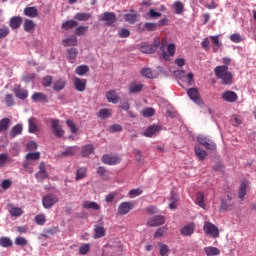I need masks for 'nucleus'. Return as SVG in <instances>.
<instances>
[{
    "mask_svg": "<svg viewBox=\"0 0 256 256\" xmlns=\"http://www.w3.org/2000/svg\"><path fill=\"white\" fill-rule=\"evenodd\" d=\"M143 193V190L141 188L132 189L129 191V197L130 199H135V197H139Z\"/></svg>",
    "mask_w": 256,
    "mask_h": 256,
    "instance_id": "nucleus-58",
    "label": "nucleus"
},
{
    "mask_svg": "<svg viewBox=\"0 0 256 256\" xmlns=\"http://www.w3.org/2000/svg\"><path fill=\"white\" fill-rule=\"evenodd\" d=\"M107 235V231L105 230V222L103 220H99L96 225H94V235L93 239H101Z\"/></svg>",
    "mask_w": 256,
    "mask_h": 256,
    "instance_id": "nucleus-4",
    "label": "nucleus"
},
{
    "mask_svg": "<svg viewBox=\"0 0 256 256\" xmlns=\"http://www.w3.org/2000/svg\"><path fill=\"white\" fill-rule=\"evenodd\" d=\"M53 83V77L52 76H45L42 79V85L43 87H51V84Z\"/></svg>",
    "mask_w": 256,
    "mask_h": 256,
    "instance_id": "nucleus-60",
    "label": "nucleus"
},
{
    "mask_svg": "<svg viewBox=\"0 0 256 256\" xmlns=\"http://www.w3.org/2000/svg\"><path fill=\"white\" fill-rule=\"evenodd\" d=\"M250 185L249 180H244L241 182L239 191H238V198L241 201H244L245 195H247V187Z\"/></svg>",
    "mask_w": 256,
    "mask_h": 256,
    "instance_id": "nucleus-19",
    "label": "nucleus"
},
{
    "mask_svg": "<svg viewBox=\"0 0 256 256\" xmlns=\"http://www.w3.org/2000/svg\"><path fill=\"white\" fill-rule=\"evenodd\" d=\"M72 83L74 85V89L76 91H79L80 93H83L85 89H87V80L79 77H74L72 79Z\"/></svg>",
    "mask_w": 256,
    "mask_h": 256,
    "instance_id": "nucleus-9",
    "label": "nucleus"
},
{
    "mask_svg": "<svg viewBox=\"0 0 256 256\" xmlns=\"http://www.w3.org/2000/svg\"><path fill=\"white\" fill-rule=\"evenodd\" d=\"M64 47H75L77 45V37L72 36L62 41Z\"/></svg>",
    "mask_w": 256,
    "mask_h": 256,
    "instance_id": "nucleus-39",
    "label": "nucleus"
},
{
    "mask_svg": "<svg viewBox=\"0 0 256 256\" xmlns=\"http://www.w3.org/2000/svg\"><path fill=\"white\" fill-rule=\"evenodd\" d=\"M9 161V155L2 153L0 154V167H4Z\"/></svg>",
    "mask_w": 256,
    "mask_h": 256,
    "instance_id": "nucleus-63",
    "label": "nucleus"
},
{
    "mask_svg": "<svg viewBox=\"0 0 256 256\" xmlns=\"http://www.w3.org/2000/svg\"><path fill=\"white\" fill-rule=\"evenodd\" d=\"M222 99L228 101V103H235L239 97L237 96V93L228 90L222 94Z\"/></svg>",
    "mask_w": 256,
    "mask_h": 256,
    "instance_id": "nucleus-21",
    "label": "nucleus"
},
{
    "mask_svg": "<svg viewBox=\"0 0 256 256\" xmlns=\"http://www.w3.org/2000/svg\"><path fill=\"white\" fill-rule=\"evenodd\" d=\"M203 231L206 235H209L213 239L219 238V227L211 222H205L203 226Z\"/></svg>",
    "mask_w": 256,
    "mask_h": 256,
    "instance_id": "nucleus-3",
    "label": "nucleus"
},
{
    "mask_svg": "<svg viewBox=\"0 0 256 256\" xmlns=\"http://www.w3.org/2000/svg\"><path fill=\"white\" fill-rule=\"evenodd\" d=\"M161 131V126L159 125H151L149 126L145 132H144V137H153V135L159 133Z\"/></svg>",
    "mask_w": 256,
    "mask_h": 256,
    "instance_id": "nucleus-22",
    "label": "nucleus"
},
{
    "mask_svg": "<svg viewBox=\"0 0 256 256\" xmlns=\"http://www.w3.org/2000/svg\"><path fill=\"white\" fill-rule=\"evenodd\" d=\"M152 46L154 47L155 51H157V48L160 47L161 55L164 61H171V57H175L177 47L174 43L167 45V38H163L161 41V38L156 37ZM165 47H167V51H165Z\"/></svg>",
    "mask_w": 256,
    "mask_h": 256,
    "instance_id": "nucleus-1",
    "label": "nucleus"
},
{
    "mask_svg": "<svg viewBox=\"0 0 256 256\" xmlns=\"http://www.w3.org/2000/svg\"><path fill=\"white\" fill-rule=\"evenodd\" d=\"M23 133V125L16 124L10 131V137H17V135H21Z\"/></svg>",
    "mask_w": 256,
    "mask_h": 256,
    "instance_id": "nucleus-36",
    "label": "nucleus"
},
{
    "mask_svg": "<svg viewBox=\"0 0 256 256\" xmlns=\"http://www.w3.org/2000/svg\"><path fill=\"white\" fill-rule=\"evenodd\" d=\"M66 125L67 127H69L70 132L73 133L74 135L79 133V128L77 127L75 122H73V120L71 119L66 120Z\"/></svg>",
    "mask_w": 256,
    "mask_h": 256,
    "instance_id": "nucleus-46",
    "label": "nucleus"
},
{
    "mask_svg": "<svg viewBox=\"0 0 256 256\" xmlns=\"http://www.w3.org/2000/svg\"><path fill=\"white\" fill-rule=\"evenodd\" d=\"M106 99L108 103H113L114 105H117V103H119L121 98L119 97V94H117V91L109 90L106 93Z\"/></svg>",
    "mask_w": 256,
    "mask_h": 256,
    "instance_id": "nucleus-18",
    "label": "nucleus"
},
{
    "mask_svg": "<svg viewBox=\"0 0 256 256\" xmlns=\"http://www.w3.org/2000/svg\"><path fill=\"white\" fill-rule=\"evenodd\" d=\"M35 21L31 19H26L23 24V29L26 33H31V31H35Z\"/></svg>",
    "mask_w": 256,
    "mask_h": 256,
    "instance_id": "nucleus-29",
    "label": "nucleus"
},
{
    "mask_svg": "<svg viewBox=\"0 0 256 256\" xmlns=\"http://www.w3.org/2000/svg\"><path fill=\"white\" fill-rule=\"evenodd\" d=\"M111 115H113V110L109 108H102L97 113V117H99V119H109Z\"/></svg>",
    "mask_w": 256,
    "mask_h": 256,
    "instance_id": "nucleus-30",
    "label": "nucleus"
},
{
    "mask_svg": "<svg viewBox=\"0 0 256 256\" xmlns=\"http://www.w3.org/2000/svg\"><path fill=\"white\" fill-rule=\"evenodd\" d=\"M28 131L29 133H37L39 131V126H37V118L35 117L29 118Z\"/></svg>",
    "mask_w": 256,
    "mask_h": 256,
    "instance_id": "nucleus-27",
    "label": "nucleus"
},
{
    "mask_svg": "<svg viewBox=\"0 0 256 256\" xmlns=\"http://www.w3.org/2000/svg\"><path fill=\"white\" fill-rule=\"evenodd\" d=\"M124 18L127 23L133 25L137 22V13L134 12L133 14H125Z\"/></svg>",
    "mask_w": 256,
    "mask_h": 256,
    "instance_id": "nucleus-49",
    "label": "nucleus"
},
{
    "mask_svg": "<svg viewBox=\"0 0 256 256\" xmlns=\"http://www.w3.org/2000/svg\"><path fill=\"white\" fill-rule=\"evenodd\" d=\"M25 159L27 161H39L41 159V152H30L26 154Z\"/></svg>",
    "mask_w": 256,
    "mask_h": 256,
    "instance_id": "nucleus-38",
    "label": "nucleus"
},
{
    "mask_svg": "<svg viewBox=\"0 0 256 256\" xmlns=\"http://www.w3.org/2000/svg\"><path fill=\"white\" fill-rule=\"evenodd\" d=\"M174 9H175L176 15H181V13H183V10L185 9V5H183V2L181 1H175Z\"/></svg>",
    "mask_w": 256,
    "mask_h": 256,
    "instance_id": "nucleus-48",
    "label": "nucleus"
},
{
    "mask_svg": "<svg viewBox=\"0 0 256 256\" xmlns=\"http://www.w3.org/2000/svg\"><path fill=\"white\" fill-rule=\"evenodd\" d=\"M0 247H13V241L9 237H1L0 238Z\"/></svg>",
    "mask_w": 256,
    "mask_h": 256,
    "instance_id": "nucleus-47",
    "label": "nucleus"
},
{
    "mask_svg": "<svg viewBox=\"0 0 256 256\" xmlns=\"http://www.w3.org/2000/svg\"><path fill=\"white\" fill-rule=\"evenodd\" d=\"M59 119H52L51 120V129L53 130V133L55 137H58V139H61L63 135H65V130L61 127V124H59Z\"/></svg>",
    "mask_w": 256,
    "mask_h": 256,
    "instance_id": "nucleus-8",
    "label": "nucleus"
},
{
    "mask_svg": "<svg viewBox=\"0 0 256 256\" xmlns=\"http://www.w3.org/2000/svg\"><path fill=\"white\" fill-rule=\"evenodd\" d=\"M35 177L39 181H44V179H47V177H49V174L47 173V166L45 165V162L40 163L39 171L35 174Z\"/></svg>",
    "mask_w": 256,
    "mask_h": 256,
    "instance_id": "nucleus-14",
    "label": "nucleus"
},
{
    "mask_svg": "<svg viewBox=\"0 0 256 256\" xmlns=\"http://www.w3.org/2000/svg\"><path fill=\"white\" fill-rule=\"evenodd\" d=\"M90 251H91V244H89V243L84 244V245L80 246V248H79L80 255H87V253H89Z\"/></svg>",
    "mask_w": 256,
    "mask_h": 256,
    "instance_id": "nucleus-56",
    "label": "nucleus"
},
{
    "mask_svg": "<svg viewBox=\"0 0 256 256\" xmlns=\"http://www.w3.org/2000/svg\"><path fill=\"white\" fill-rule=\"evenodd\" d=\"M133 207H135L133 202H122L118 206V213L119 215H127V213L132 211Z\"/></svg>",
    "mask_w": 256,
    "mask_h": 256,
    "instance_id": "nucleus-13",
    "label": "nucleus"
},
{
    "mask_svg": "<svg viewBox=\"0 0 256 256\" xmlns=\"http://www.w3.org/2000/svg\"><path fill=\"white\" fill-rule=\"evenodd\" d=\"M216 79L221 80L222 85H233V73L229 71L227 66H217L214 69Z\"/></svg>",
    "mask_w": 256,
    "mask_h": 256,
    "instance_id": "nucleus-2",
    "label": "nucleus"
},
{
    "mask_svg": "<svg viewBox=\"0 0 256 256\" xmlns=\"http://www.w3.org/2000/svg\"><path fill=\"white\" fill-rule=\"evenodd\" d=\"M145 30L146 31H157V27H159L157 25V23H153V22H146L144 24Z\"/></svg>",
    "mask_w": 256,
    "mask_h": 256,
    "instance_id": "nucleus-59",
    "label": "nucleus"
},
{
    "mask_svg": "<svg viewBox=\"0 0 256 256\" xmlns=\"http://www.w3.org/2000/svg\"><path fill=\"white\" fill-rule=\"evenodd\" d=\"M9 213L12 217H21L23 210L19 207H12L9 209Z\"/></svg>",
    "mask_w": 256,
    "mask_h": 256,
    "instance_id": "nucleus-50",
    "label": "nucleus"
},
{
    "mask_svg": "<svg viewBox=\"0 0 256 256\" xmlns=\"http://www.w3.org/2000/svg\"><path fill=\"white\" fill-rule=\"evenodd\" d=\"M77 151H79L77 146H70L60 153V157H73L77 154Z\"/></svg>",
    "mask_w": 256,
    "mask_h": 256,
    "instance_id": "nucleus-25",
    "label": "nucleus"
},
{
    "mask_svg": "<svg viewBox=\"0 0 256 256\" xmlns=\"http://www.w3.org/2000/svg\"><path fill=\"white\" fill-rule=\"evenodd\" d=\"M9 125H11V120L9 118H3L0 120V133L3 131H7L9 129Z\"/></svg>",
    "mask_w": 256,
    "mask_h": 256,
    "instance_id": "nucleus-44",
    "label": "nucleus"
},
{
    "mask_svg": "<svg viewBox=\"0 0 256 256\" xmlns=\"http://www.w3.org/2000/svg\"><path fill=\"white\" fill-rule=\"evenodd\" d=\"M58 202L59 198L53 194H48L42 198V205L44 209H51V207Z\"/></svg>",
    "mask_w": 256,
    "mask_h": 256,
    "instance_id": "nucleus-7",
    "label": "nucleus"
},
{
    "mask_svg": "<svg viewBox=\"0 0 256 256\" xmlns=\"http://www.w3.org/2000/svg\"><path fill=\"white\" fill-rule=\"evenodd\" d=\"M91 17H93V15H91V13L78 12L75 14L74 19H76V21H89V19H91Z\"/></svg>",
    "mask_w": 256,
    "mask_h": 256,
    "instance_id": "nucleus-31",
    "label": "nucleus"
},
{
    "mask_svg": "<svg viewBox=\"0 0 256 256\" xmlns=\"http://www.w3.org/2000/svg\"><path fill=\"white\" fill-rule=\"evenodd\" d=\"M14 94L18 99H21L22 101H25L29 97V92L22 88L21 85H17L14 88Z\"/></svg>",
    "mask_w": 256,
    "mask_h": 256,
    "instance_id": "nucleus-15",
    "label": "nucleus"
},
{
    "mask_svg": "<svg viewBox=\"0 0 256 256\" xmlns=\"http://www.w3.org/2000/svg\"><path fill=\"white\" fill-rule=\"evenodd\" d=\"M198 143L205 147V149H208L209 151H215L217 149V144L213 142V140L205 137V136H198L197 138Z\"/></svg>",
    "mask_w": 256,
    "mask_h": 256,
    "instance_id": "nucleus-6",
    "label": "nucleus"
},
{
    "mask_svg": "<svg viewBox=\"0 0 256 256\" xmlns=\"http://www.w3.org/2000/svg\"><path fill=\"white\" fill-rule=\"evenodd\" d=\"M24 15L26 17H30L31 19H35V17L39 16V11L35 6L24 8Z\"/></svg>",
    "mask_w": 256,
    "mask_h": 256,
    "instance_id": "nucleus-24",
    "label": "nucleus"
},
{
    "mask_svg": "<svg viewBox=\"0 0 256 256\" xmlns=\"http://www.w3.org/2000/svg\"><path fill=\"white\" fill-rule=\"evenodd\" d=\"M161 17V12L155 11V9L151 8L146 14V19H159Z\"/></svg>",
    "mask_w": 256,
    "mask_h": 256,
    "instance_id": "nucleus-43",
    "label": "nucleus"
},
{
    "mask_svg": "<svg viewBox=\"0 0 256 256\" xmlns=\"http://www.w3.org/2000/svg\"><path fill=\"white\" fill-rule=\"evenodd\" d=\"M11 33V30L9 29L8 26H3L0 28V39H5V37L9 36Z\"/></svg>",
    "mask_w": 256,
    "mask_h": 256,
    "instance_id": "nucleus-57",
    "label": "nucleus"
},
{
    "mask_svg": "<svg viewBox=\"0 0 256 256\" xmlns=\"http://www.w3.org/2000/svg\"><path fill=\"white\" fill-rule=\"evenodd\" d=\"M235 207V203L233 202V195L227 194L226 198L221 200L220 211H231Z\"/></svg>",
    "mask_w": 256,
    "mask_h": 256,
    "instance_id": "nucleus-5",
    "label": "nucleus"
},
{
    "mask_svg": "<svg viewBox=\"0 0 256 256\" xmlns=\"http://www.w3.org/2000/svg\"><path fill=\"white\" fill-rule=\"evenodd\" d=\"M196 205L205 209V196L203 195V192H198L196 194Z\"/></svg>",
    "mask_w": 256,
    "mask_h": 256,
    "instance_id": "nucleus-40",
    "label": "nucleus"
},
{
    "mask_svg": "<svg viewBox=\"0 0 256 256\" xmlns=\"http://www.w3.org/2000/svg\"><path fill=\"white\" fill-rule=\"evenodd\" d=\"M180 233H181V235H183V237H191V235H193V233H195V223H189V224L183 226L180 229Z\"/></svg>",
    "mask_w": 256,
    "mask_h": 256,
    "instance_id": "nucleus-16",
    "label": "nucleus"
},
{
    "mask_svg": "<svg viewBox=\"0 0 256 256\" xmlns=\"http://www.w3.org/2000/svg\"><path fill=\"white\" fill-rule=\"evenodd\" d=\"M32 101L35 103L40 102V103H47L49 100L47 99V95H45L42 92H35L32 97Z\"/></svg>",
    "mask_w": 256,
    "mask_h": 256,
    "instance_id": "nucleus-26",
    "label": "nucleus"
},
{
    "mask_svg": "<svg viewBox=\"0 0 256 256\" xmlns=\"http://www.w3.org/2000/svg\"><path fill=\"white\" fill-rule=\"evenodd\" d=\"M82 207L83 209H91L92 211H99L101 209V205L89 200L82 202Z\"/></svg>",
    "mask_w": 256,
    "mask_h": 256,
    "instance_id": "nucleus-23",
    "label": "nucleus"
},
{
    "mask_svg": "<svg viewBox=\"0 0 256 256\" xmlns=\"http://www.w3.org/2000/svg\"><path fill=\"white\" fill-rule=\"evenodd\" d=\"M147 225L148 227H161L165 225V216L156 215L148 220Z\"/></svg>",
    "mask_w": 256,
    "mask_h": 256,
    "instance_id": "nucleus-11",
    "label": "nucleus"
},
{
    "mask_svg": "<svg viewBox=\"0 0 256 256\" xmlns=\"http://www.w3.org/2000/svg\"><path fill=\"white\" fill-rule=\"evenodd\" d=\"M21 25H23V17L13 16L12 18H10L9 27L11 29H13V30L19 29V27H21Z\"/></svg>",
    "mask_w": 256,
    "mask_h": 256,
    "instance_id": "nucleus-20",
    "label": "nucleus"
},
{
    "mask_svg": "<svg viewBox=\"0 0 256 256\" xmlns=\"http://www.w3.org/2000/svg\"><path fill=\"white\" fill-rule=\"evenodd\" d=\"M168 230H169V228H167V226H164V227L159 228V229L154 233V238H155V239H160V237H163V235H165V233H167Z\"/></svg>",
    "mask_w": 256,
    "mask_h": 256,
    "instance_id": "nucleus-53",
    "label": "nucleus"
},
{
    "mask_svg": "<svg viewBox=\"0 0 256 256\" xmlns=\"http://www.w3.org/2000/svg\"><path fill=\"white\" fill-rule=\"evenodd\" d=\"M65 85H67V81L60 79L54 82L53 89L54 91H63V89H65Z\"/></svg>",
    "mask_w": 256,
    "mask_h": 256,
    "instance_id": "nucleus-42",
    "label": "nucleus"
},
{
    "mask_svg": "<svg viewBox=\"0 0 256 256\" xmlns=\"http://www.w3.org/2000/svg\"><path fill=\"white\" fill-rule=\"evenodd\" d=\"M82 157H89L92 153H95V146L93 144H87L81 149Z\"/></svg>",
    "mask_w": 256,
    "mask_h": 256,
    "instance_id": "nucleus-28",
    "label": "nucleus"
},
{
    "mask_svg": "<svg viewBox=\"0 0 256 256\" xmlns=\"http://www.w3.org/2000/svg\"><path fill=\"white\" fill-rule=\"evenodd\" d=\"M158 247L160 251V256H169L171 250L169 249V246L167 244L159 242Z\"/></svg>",
    "mask_w": 256,
    "mask_h": 256,
    "instance_id": "nucleus-37",
    "label": "nucleus"
},
{
    "mask_svg": "<svg viewBox=\"0 0 256 256\" xmlns=\"http://www.w3.org/2000/svg\"><path fill=\"white\" fill-rule=\"evenodd\" d=\"M77 55H79V51H77V48H70L67 50V59H77Z\"/></svg>",
    "mask_w": 256,
    "mask_h": 256,
    "instance_id": "nucleus-51",
    "label": "nucleus"
},
{
    "mask_svg": "<svg viewBox=\"0 0 256 256\" xmlns=\"http://www.w3.org/2000/svg\"><path fill=\"white\" fill-rule=\"evenodd\" d=\"M46 221L47 220L45 218V215L43 214H38L35 217V222L37 223V225H45Z\"/></svg>",
    "mask_w": 256,
    "mask_h": 256,
    "instance_id": "nucleus-61",
    "label": "nucleus"
},
{
    "mask_svg": "<svg viewBox=\"0 0 256 256\" xmlns=\"http://www.w3.org/2000/svg\"><path fill=\"white\" fill-rule=\"evenodd\" d=\"M102 162L105 165H118V163H121V157L117 155L105 154L102 156Z\"/></svg>",
    "mask_w": 256,
    "mask_h": 256,
    "instance_id": "nucleus-10",
    "label": "nucleus"
},
{
    "mask_svg": "<svg viewBox=\"0 0 256 256\" xmlns=\"http://www.w3.org/2000/svg\"><path fill=\"white\" fill-rule=\"evenodd\" d=\"M189 98L194 101V103H201V95L199 94L198 88H189L187 90Z\"/></svg>",
    "mask_w": 256,
    "mask_h": 256,
    "instance_id": "nucleus-17",
    "label": "nucleus"
},
{
    "mask_svg": "<svg viewBox=\"0 0 256 256\" xmlns=\"http://www.w3.org/2000/svg\"><path fill=\"white\" fill-rule=\"evenodd\" d=\"M204 253L207 256H216V255H220L221 251L217 247L208 246L204 248Z\"/></svg>",
    "mask_w": 256,
    "mask_h": 256,
    "instance_id": "nucleus-32",
    "label": "nucleus"
},
{
    "mask_svg": "<svg viewBox=\"0 0 256 256\" xmlns=\"http://www.w3.org/2000/svg\"><path fill=\"white\" fill-rule=\"evenodd\" d=\"M15 245H18L19 247H25V245H27V239L23 237H16Z\"/></svg>",
    "mask_w": 256,
    "mask_h": 256,
    "instance_id": "nucleus-64",
    "label": "nucleus"
},
{
    "mask_svg": "<svg viewBox=\"0 0 256 256\" xmlns=\"http://www.w3.org/2000/svg\"><path fill=\"white\" fill-rule=\"evenodd\" d=\"M141 75L143 77H146V79H153L154 77L153 70H151V68H143L141 70Z\"/></svg>",
    "mask_w": 256,
    "mask_h": 256,
    "instance_id": "nucleus-55",
    "label": "nucleus"
},
{
    "mask_svg": "<svg viewBox=\"0 0 256 256\" xmlns=\"http://www.w3.org/2000/svg\"><path fill=\"white\" fill-rule=\"evenodd\" d=\"M85 177H87V168H78L76 171V181H81V179H85Z\"/></svg>",
    "mask_w": 256,
    "mask_h": 256,
    "instance_id": "nucleus-41",
    "label": "nucleus"
},
{
    "mask_svg": "<svg viewBox=\"0 0 256 256\" xmlns=\"http://www.w3.org/2000/svg\"><path fill=\"white\" fill-rule=\"evenodd\" d=\"M87 31H89V26H79L75 30V35H77L78 37H81L85 35Z\"/></svg>",
    "mask_w": 256,
    "mask_h": 256,
    "instance_id": "nucleus-52",
    "label": "nucleus"
},
{
    "mask_svg": "<svg viewBox=\"0 0 256 256\" xmlns=\"http://www.w3.org/2000/svg\"><path fill=\"white\" fill-rule=\"evenodd\" d=\"M195 154L197 155V157H199V159H201V161H203V159L207 157V152L201 149L199 146L195 147Z\"/></svg>",
    "mask_w": 256,
    "mask_h": 256,
    "instance_id": "nucleus-54",
    "label": "nucleus"
},
{
    "mask_svg": "<svg viewBox=\"0 0 256 256\" xmlns=\"http://www.w3.org/2000/svg\"><path fill=\"white\" fill-rule=\"evenodd\" d=\"M102 21H105L108 27H111L117 21V15L114 12H104L102 14Z\"/></svg>",
    "mask_w": 256,
    "mask_h": 256,
    "instance_id": "nucleus-12",
    "label": "nucleus"
},
{
    "mask_svg": "<svg viewBox=\"0 0 256 256\" xmlns=\"http://www.w3.org/2000/svg\"><path fill=\"white\" fill-rule=\"evenodd\" d=\"M77 25H79V23L77 21L68 20L62 24V29H64L65 31H69L71 29H75V27H77Z\"/></svg>",
    "mask_w": 256,
    "mask_h": 256,
    "instance_id": "nucleus-34",
    "label": "nucleus"
},
{
    "mask_svg": "<svg viewBox=\"0 0 256 256\" xmlns=\"http://www.w3.org/2000/svg\"><path fill=\"white\" fill-rule=\"evenodd\" d=\"M142 90H143V84H138L136 82H132L129 85V93H131V94L139 93Z\"/></svg>",
    "mask_w": 256,
    "mask_h": 256,
    "instance_id": "nucleus-33",
    "label": "nucleus"
},
{
    "mask_svg": "<svg viewBox=\"0 0 256 256\" xmlns=\"http://www.w3.org/2000/svg\"><path fill=\"white\" fill-rule=\"evenodd\" d=\"M141 53L151 54L155 53V47H153L151 44L145 43L140 46Z\"/></svg>",
    "mask_w": 256,
    "mask_h": 256,
    "instance_id": "nucleus-35",
    "label": "nucleus"
},
{
    "mask_svg": "<svg viewBox=\"0 0 256 256\" xmlns=\"http://www.w3.org/2000/svg\"><path fill=\"white\" fill-rule=\"evenodd\" d=\"M143 117H153L155 115V109L153 108H146L142 110Z\"/></svg>",
    "mask_w": 256,
    "mask_h": 256,
    "instance_id": "nucleus-62",
    "label": "nucleus"
},
{
    "mask_svg": "<svg viewBox=\"0 0 256 256\" xmlns=\"http://www.w3.org/2000/svg\"><path fill=\"white\" fill-rule=\"evenodd\" d=\"M76 75L83 77L86 73H89V66L87 65H80L75 70Z\"/></svg>",
    "mask_w": 256,
    "mask_h": 256,
    "instance_id": "nucleus-45",
    "label": "nucleus"
}]
</instances>
